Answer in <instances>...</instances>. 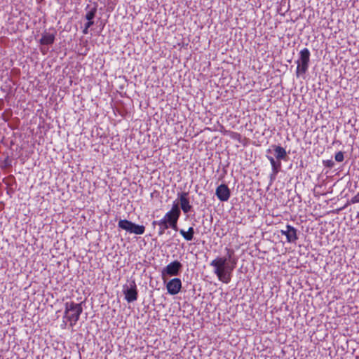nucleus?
<instances>
[{
    "label": "nucleus",
    "mask_w": 359,
    "mask_h": 359,
    "mask_svg": "<svg viewBox=\"0 0 359 359\" xmlns=\"http://www.w3.org/2000/svg\"><path fill=\"white\" fill-rule=\"evenodd\" d=\"M180 233L187 241H191L194 239V236L195 233L194 229L192 226H190L187 231L184 229H180Z\"/></svg>",
    "instance_id": "2eb2a0df"
},
{
    "label": "nucleus",
    "mask_w": 359,
    "mask_h": 359,
    "mask_svg": "<svg viewBox=\"0 0 359 359\" xmlns=\"http://www.w3.org/2000/svg\"><path fill=\"white\" fill-rule=\"evenodd\" d=\"M267 159L269 161L271 166V173L270 174V180L271 182H273L278 173L280 171L281 167L279 165V163H276L273 161V159L271 158V156L266 155V156Z\"/></svg>",
    "instance_id": "ddd939ff"
},
{
    "label": "nucleus",
    "mask_w": 359,
    "mask_h": 359,
    "mask_svg": "<svg viewBox=\"0 0 359 359\" xmlns=\"http://www.w3.org/2000/svg\"><path fill=\"white\" fill-rule=\"evenodd\" d=\"M181 215V210L177 203L174 202L171 209L165 213L163 219L168 222V223L178 221Z\"/></svg>",
    "instance_id": "6e6552de"
},
{
    "label": "nucleus",
    "mask_w": 359,
    "mask_h": 359,
    "mask_svg": "<svg viewBox=\"0 0 359 359\" xmlns=\"http://www.w3.org/2000/svg\"><path fill=\"white\" fill-rule=\"evenodd\" d=\"M280 233L286 236L287 242L290 243H295L298 239L297 229L289 224H287L285 229L280 230Z\"/></svg>",
    "instance_id": "1a4fd4ad"
},
{
    "label": "nucleus",
    "mask_w": 359,
    "mask_h": 359,
    "mask_svg": "<svg viewBox=\"0 0 359 359\" xmlns=\"http://www.w3.org/2000/svg\"><path fill=\"white\" fill-rule=\"evenodd\" d=\"M215 195L220 201L226 202L231 196V191L226 184H222L217 187Z\"/></svg>",
    "instance_id": "9b49d317"
},
{
    "label": "nucleus",
    "mask_w": 359,
    "mask_h": 359,
    "mask_svg": "<svg viewBox=\"0 0 359 359\" xmlns=\"http://www.w3.org/2000/svg\"><path fill=\"white\" fill-rule=\"evenodd\" d=\"M323 164L326 168H332L334 165V162L332 159L323 160Z\"/></svg>",
    "instance_id": "a211bd4d"
},
{
    "label": "nucleus",
    "mask_w": 359,
    "mask_h": 359,
    "mask_svg": "<svg viewBox=\"0 0 359 359\" xmlns=\"http://www.w3.org/2000/svg\"><path fill=\"white\" fill-rule=\"evenodd\" d=\"M152 226L155 227L156 226H158V235L159 236L163 235L166 229L169 228V224L167 221L163 219V218L159 220H154L151 223Z\"/></svg>",
    "instance_id": "4468645a"
},
{
    "label": "nucleus",
    "mask_w": 359,
    "mask_h": 359,
    "mask_svg": "<svg viewBox=\"0 0 359 359\" xmlns=\"http://www.w3.org/2000/svg\"><path fill=\"white\" fill-rule=\"evenodd\" d=\"M96 11V9L94 8V9H91V13H90V15H91V20L93 18V16H94V14H95V12Z\"/></svg>",
    "instance_id": "b1692460"
},
{
    "label": "nucleus",
    "mask_w": 359,
    "mask_h": 359,
    "mask_svg": "<svg viewBox=\"0 0 359 359\" xmlns=\"http://www.w3.org/2000/svg\"><path fill=\"white\" fill-rule=\"evenodd\" d=\"M130 233H135L137 235H142L145 231V227L143 225L136 224L133 222L132 228Z\"/></svg>",
    "instance_id": "f3484780"
},
{
    "label": "nucleus",
    "mask_w": 359,
    "mask_h": 359,
    "mask_svg": "<svg viewBox=\"0 0 359 359\" xmlns=\"http://www.w3.org/2000/svg\"><path fill=\"white\" fill-rule=\"evenodd\" d=\"M86 18L88 20L85 24V29L83 30L84 33H88V29L90 27V11H87L86 13Z\"/></svg>",
    "instance_id": "aec40b11"
},
{
    "label": "nucleus",
    "mask_w": 359,
    "mask_h": 359,
    "mask_svg": "<svg viewBox=\"0 0 359 359\" xmlns=\"http://www.w3.org/2000/svg\"><path fill=\"white\" fill-rule=\"evenodd\" d=\"M182 280L178 278H174L166 284L168 293L171 295L177 294L182 289Z\"/></svg>",
    "instance_id": "9d476101"
},
{
    "label": "nucleus",
    "mask_w": 359,
    "mask_h": 359,
    "mask_svg": "<svg viewBox=\"0 0 359 359\" xmlns=\"http://www.w3.org/2000/svg\"><path fill=\"white\" fill-rule=\"evenodd\" d=\"M231 137L235 138V139H237V138H240L241 137V135L239 133H233V135H232Z\"/></svg>",
    "instance_id": "5701e85b"
},
{
    "label": "nucleus",
    "mask_w": 359,
    "mask_h": 359,
    "mask_svg": "<svg viewBox=\"0 0 359 359\" xmlns=\"http://www.w3.org/2000/svg\"><path fill=\"white\" fill-rule=\"evenodd\" d=\"M334 159L337 162H342L344 159V155L342 151H338L335 154Z\"/></svg>",
    "instance_id": "6ab92c4d"
},
{
    "label": "nucleus",
    "mask_w": 359,
    "mask_h": 359,
    "mask_svg": "<svg viewBox=\"0 0 359 359\" xmlns=\"http://www.w3.org/2000/svg\"><path fill=\"white\" fill-rule=\"evenodd\" d=\"M351 203L353 204L359 203V191L351 199Z\"/></svg>",
    "instance_id": "412c9836"
},
{
    "label": "nucleus",
    "mask_w": 359,
    "mask_h": 359,
    "mask_svg": "<svg viewBox=\"0 0 359 359\" xmlns=\"http://www.w3.org/2000/svg\"><path fill=\"white\" fill-rule=\"evenodd\" d=\"M133 222L127 219H120L118 223V228L130 233Z\"/></svg>",
    "instance_id": "dca6fc26"
},
{
    "label": "nucleus",
    "mask_w": 359,
    "mask_h": 359,
    "mask_svg": "<svg viewBox=\"0 0 359 359\" xmlns=\"http://www.w3.org/2000/svg\"><path fill=\"white\" fill-rule=\"evenodd\" d=\"M226 257H217L210 263V266L213 268V273L218 280L223 283L228 284L231 280L232 273L236 265V259L232 258L234 251L226 248Z\"/></svg>",
    "instance_id": "f257e3e1"
},
{
    "label": "nucleus",
    "mask_w": 359,
    "mask_h": 359,
    "mask_svg": "<svg viewBox=\"0 0 359 359\" xmlns=\"http://www.w3.org/2000/svg\"><path fill=\"white\" fill-rule=\"evenodd\" d=\"M189 194V192L185 191L177 194V197L180 203V210H182L184 214L189 213L193 209V207L190 203Z\"/></svg>",
    "instance_id": "0eeeda50"
},
{
    "label": "nucleus",
    "mask_w": 359,
    "mask_h": 359,
    "mask_svg": "<svg viewBox=\"0 0 359 359\" xmlns=\"http://www.w3.org/2000/svg\"><path fill=\"white\" fill-rule=\"evenodd\" d=\"M82 312V307L80 304L73 302H67L65 303V311L63 316L62 323L60 327L65 329L67 324L72 327L78 321L80 314Z\"/></svg>",
    "instance_id": "f03ea898"
},
{
    "label": "nucleus",
    "mask_w": 359,
    "mask_h": 359,
    "mask_svg": "<svg viewBox=\"0 0 359 359\" xmlns=\"http://www.w3.org/2000/svg\"><path fill=\"white\" fill-rule=\"evenodd\" d=\"M266 155H269L273 159V161L279 163L282 167L281 161H287V153L285 148L280 145L272 144L266 150Z\"/></svg>",
    "instance_id": "20e7f679"
},
{
    "label": "nucleus",
    "mask_w": 359,
    "mask_h": 359,
    "mask_svg": "<svg viewBox=\"0 0 359 359\" xmlns=\"http://www.w3.org/2000/svg\"><path fill=\"white\" fill-rule=\"evenodd\" d=\"M125 299L128 302H133L137 299L138 294L135 280H131L128 285H124L123 290Z\"/></svg>",
    "instance_id": "423d86ee"
},
{
    "label": "nucleus",
    "mask_w": 359,
    "mask_h": 359,
    "mask_svg": "<svg viewBox=\"0 0 359 359\" xmlns=\"http://www.w3.org/2000/svg\"><path fill=\"white\" fill-rule=\"evenodd\" d=\"M56 31L53 29V32H44L42 34L39 43L41 45H52L55 39Z\"/></svg>",
    "instance_id": "f8f14e48"
},
{
    "label": "nucleus",
    "mask_w": 359,
    "mask_h": 359,
    "mask_svg": "<svg viewBox=\"0 0 359 359\" xmlns=\"http://www.w3.org/2000/svg\"><path fill=\"white\" fill-rule=\"evenodd\" d=\"M177 222L178 221H175V222L168 223L169 228H171V229H174L175 231H178Z\"/></svg>",
    "instance_id": "4be33fe9"
},
{
    "label": "nucleus",
    "mask_w": 359,
    "mask_h": 359,
    "mask_svg": "<svg viewBox=\"0 0 359 359\" xmlns=\"http://www.w3.org/2000/svg\"><path fill=\"white\" fill-rule=\"evenodd\" d=\"M311 53L307 48H304L299 52V57L297 61V76L306 74L309 69Z\"/></svg>",
    "instance_id": "7ed1b4c3"
},
{
    "label": "nucleus",
    "mask_w": 359,
    "mask_h": 359,
    "mask_svg": "<svg viewBox=\"0 0 359 359\" xmlns=\"http://www.w3.org/2000/svg\"><path fill=\"white\" fill-rule=\"evenodd\" d=\"M182 268V264L180 262L177 260L173 261L162 269V277L177 276L180 274Z\"/></svg>",
    "instance_id": "39448f33"
}]
</instances>
